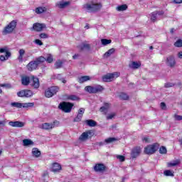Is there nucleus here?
Wrapping results in <instances>:
<instances>
[{
	"label": "nucleus",
	"mask_w": 182,
	"mask_h": 182,
	"mask_svg": "<svg viewBox=\"0 0 182 182\" xmlns=\"http://www.w3.org/2000/svg\"><path fill=\"white\" fill-rule=\"evenodd\" d=\"M102 8L101 4L97 3H87L83 5V9H85L88 12H97V11H100Z\"/></svg>",
	"instance_id": "obj_1"
},
{
	"label": "nucleus",
	"mask_w": 182,
	"mask_h": 182,
	"mask_svg": "<svg viewBox=\"0 0 182 182\" xmlns=\"http://www.w3.org/2000/svg\"><path fill=\"white\" fill-rule=\"evenodd\" d=\"M73 107V104L70 102H63L60 103L58 108L65 113H70L72 112V108Z\"/></svg>",
	"instance_id": "obj_2"
},
{
	"label": "nucleus",
	"mask_w": 182,
	"mask_h": 182,
	"mask_svg": "<svg viewBox=\"0 0 182 182\" xmlns=\"http://www.w3.org/2000/svg\"><path fill=\"white\" fill-rule=\"evenodd\" d=\"M159 144L155 143L154 144L148 145L146 147L144 148V154H154L156 153L157 150H159Z\"/></svg>",
	"instance_id": "obj_3"
},
{
	"label": "nucleus",
	"mask_w": 182,
	"mask_h": 182,
	"mask_svg": "<svg viewBox=\"0 0 182 182\" xmlns=\"http://www.w3.org/2000/svg\"><path fill=\"white\" fill-rule=\"evenodd\" d=\"M119 76H120V73L115 72L113 73H109L102 77V80L104 82H112L114 79L119 77Z\"/></svg>",
	"instance_id": "obj_4"
},
{
	"label": "nucleus",
	"mask_w": 182,
	"mask_h": 182,
	"mask_svg": "<svg viewBox=\"0 0 182 182\" xmlns=\"http://www.w3.org/2000/svg\"><path fill=\"white\" fill-rule=\"evenodd\" d=\"M16 28V21H12L3 31L4 35H7V33H12L14 30Z\"/></svg>",
	"instance_id": "obj_5"
},
{
	"label": "nucleus",
	"mask_w": 182,
	"mask_h": 182,
	"mask_svg": "<svg viewBox=\"0 0 182 182\" xmlns=\"http://www.w3.org/2000/svg\"><path fill=\"white\" fill-rule=\"evenodd\" d=\"M59 92V88L58 87H50L47 89L45 92L46 97H52L54 95H56Z\"/></svg>",
	"instance_id": "obj_6"
},
{
	"label": "nucleus",
	"mask_w": 182,
	"mask_h": 182,
	"mask_svg": "<svg viewBox=\"0 0 182 182\" xmlns=\"http://www.w3.org/2000/svg\"><path fill=\"white\" fill-rule=\"evenodd\" d=\"M0 53H6L5 55H0V60H1V62L8 60L11 56V52L8 50V48L6 47L0 48Z\"/></svg>",
	"instance_id": "obj_7"
},
{
	"label": "nucleus",
	"mask_w": 182,
	"mask_h": 182,
	"mask_svg": "<svg viewBox=\"0 0 182 182\" xmlns=\"http://www.w3.org/2000/svg\"><path fill=\"white\" fill-rule=\"evenodd\" d=\"M55 124H59V122L58 121H54L53 123H43L41 127V129H43V130H52V129H55Z\"/></svg>",
	"instance_id": "obj_8"
},
{
	"label": "nucleus",
	"mask_w": 182,
	"mask_h": 182,
	"mask_svg": "<svg viewBox=\"0 0 182 182\" xmlns=\"http://www.w3.org/2000/svg\"><path fill=\"white\" fill-rule=\"evenodd\" d=\"M18 97H31L33 96V92L31 90H24L17 92Z\"/></svg>",
	"instance_id": "obj_9"
},
{
	"label": "nucleus",
	"mask_w": 182,
	"mask_h": 182,
	"mask_svg": "<svg viewBox=\"0 0 182 182\" xmlns=\"http://www.w3.org/2000/svg\"><path fill=\"white\" fill-rule=\"evenodd\" d=\"M93 134H95L92 131H87V132H83L81 134V136H80L79 140H80V141H86V140H87L89 137H92Z\"/></svg>",
	"instance_id": "obj_10"
},
{
	"label": "nucleus",
	"mask_w": 182,
	"mask_h": 182,
	"mask_svg": "<svg viewBox=\"0 0 182 182\" xmlns=\"http://www.w3.org/2000/svg\"><path fill=\"white\" fill-rule=\"evenodd\" d=\"M45 28H46V25H45L44 23H36L33 26V29H34V31H36V32H41L43 31Z\"/></svg>",
	"instance_id": "obj_11"
},
{
	"label": "nucleus",
	"mask_w": 182,
	"mask_h": 182,
	"mask_svg": "<svg viewBox=\"0 0 182 182\" xmlns=\"http://www.w3.org/2000/svg\"><path fill=\"white\" fill-rule=\"evenodd\" d=\"M94 170L97 173H103L106 170V166L103 164H97L94 166Z\"/></svg>",
	"instance_id": "obj_12"
},
{
	"label": "nucleus",
	"mask_w": 182,
	"mask_h": 182,
	"mask_svg": "<svg viewBox=\"0 0 182 182\" xmlns=\"http://www.w3.org/2000/svg\"><path fill=\"white\" fill-rule=\"evenodd\" d=\"M140 153H141V148L136 146L132 149L131 156L132 159H136V157L140 156Z\"/></svg>",
	"instance_id": "obj_13"
},
{
	"label": "nucleus",
	"mask_w": 182,
	"mask_h": 182,
	"mask_svg": "<svg viewBox=\"0 0 182 182\" xmlns=\"http://www.w3.org/2000/svg\"><path fill=\"white\" fill-rule=\"evenodd\" d=\"M166 63L168 66L170 68H174L176 66V60L174 59V56L171 55L166 58Z\"/></svg>",
	"instance_id": "obj_14"
},
{
	"label": "nucleus",
	"mask_w": 182,
	"mask_h": 182,
	"mask_svg": "<svg viewBox=\"0 0 182 182\" xmlns=\"http://www.w3.org/2000/svg\"><path fill=\"white\" fill-rule=\"evenodd\" d=\"M9 126H11V127H23V126H25V122L19 121H11L9 122Z\"/></svg>",
	"instance_id": "obj_15"
},
{
	"label": "nucleus",
	"mask_w": 182,
	"mask_h": 182,
	"mask_svg": "<svg viewBox=\"0 0 182 182\" xmlns=\"http://www.w3.org/2000/svg\"><path fill=\"white\" fill-rule=\"evenodd\" d=\"M38 68V64L36 63V61H31L28 65H27V69L30 72H32V70H35Z\"/></svg>",
	"instance_id": "obj_16"
},
{
	"label": "nucleus",
	"mask_w": 182,
	"mask_h": 182,
	"mask_svg": "<svg viewBox=\"0 0 182 182\" xmlns=\"http://www.w3.org/2000/svg\"><path fill=\"white\" fill-rule=\"evenodd\" d=\"M31 85L32 87H34V89L39 88V79L38 77H33L32 80H31Z\"/></svg>",
	"instance_id": "obj_17"
},
{
	"label": "nucleus",
	"mask_w": 182,
	"mask_h": 182,
	"mask_svg": "<svg viewBox=\"0 0 182 182\" xmlns=\"http://www.w3.org/2000/svg\"><path fill=\"white\" fill-rule=\"evenodd\" d=\"M70 4V2L69 1H61L56 4V6L60 8V9H63V8H66Z\"/></svg>",
	"instance_id": "obj_18"
},
{
	"label": "nucleus",
	"mask_w": 182,
	"mask_h": 182,
	"mask_svg": "<svg viewBox=\"0 0 182 182\" xmlns=\"http://www.w3.org/2000/svg\"><path fill=\"white\" fill-rule=\"evenodd\" d=\"M129 66L131 69H139L141 66V63L132 61L129 64Z\"/></svg>",
	"instance_id": "obj_19"
},
{
	"label": "nucleus",
	"mask_w": 182,
	"mask_h": 182,
	"mask_svg": "<svg viewBox=\"0 0 182 182\" xmlns=\"http://www.w3.org/2000/svg\"><path fill=\"white\" fill-rule=\"evenodd\" d=\"M62 170V166L58 163H54L52 166V171L53 173H58V171H60Z\"/></svg>",
	"instance_id": "obj_20"
},
{
	"label": "nucleus",
	"mask_w": 182,
	"mask_h": 182,
	"mask_svg": "<svg viewBox=\"0 0 182 182\" xmlns=\"http://www.w3.org/2000/svg\"><path fill=\"white\" fill-rule=\"evenodd\" d=\"M92 77L89 75L82 76L78 77V83H85V82H87L91 80Z\"/></svg>",
	"instance_id": "obj_21"
},
{
	"label": "nucleus",
	"mask_w": 182,
	"mask_h": 182,
	"mask_svg": "<svg viewBox=\"0 0 182 182\" xmlns=\"http://www.w3.org/2000/svg\"><path fill=\"white\" fill-rule=\"evenodd\" d=\"M21 83L23 86H28L31 83V78L28 76H23L21 77Z\"/></svg>",
	"instance_id": "obj_22"
},
{
	"label": "nucleus",
	"mask_w": 182,
	"mask_h": 182,
	"mask_svg": "<svg viewBox=\"0 0 182 182\" xmlns=\"http://www.w3.org/2000/svg\"><path fill=\"white\" fill-rule=\"evenodd\" d=\"M80 49L81 50H90V45L86 43H82L80 46Z\"/></svg>",
	"instance_id": "obj_23"
},
{
	"label": "nucleus",
	"mask_w": 182,
	"mask_h": 182,
	"mask_svg": "<svg viewBox=\"0 0 182 182\" xmlns=\"http://www.w3.org/2000/svg\"><path fill=\"white\" fill-rule=\"evenodd\" d=\"M23 55H25V50L20 49L18 50V60H19V62L23 61Z\"/></svg>",
	"instance_id": "obj_24"
},
{
	"label": "nucleus",
	"mask_w": 182,
	"mask_h": 182,
	"mask_svg": "<svg viewBox=\"0 0 182 182\" xmlns=\"http://www.w3.org/2000/svg\"><path fill=\"white\" fill-rule=\"evenodd\" d=\"M46 60V58L43 56H40L35 60L38 66H39V65H41V63H43V62H45Z\"/></svg>",
	"instance_id": "obj_25"
},
{
	"label": "nucleus",
	"mask_w": 182,
	"mask_h": 182,
	"mask_svg": "<svg viewBox=\"0 0 182 182\" xmlns=\"http://www.w3.org/2000/svg\"><path fill=\"white\" fill-rule=\"evenodd\" d=\"M180 164V159H176L173 161L172 162H168L167 164L168 167H174L176 166H178Z\"/></svg>",
	"instance_id": "obj_26"
},
{
	"label": "nucleus",
	"mask_w": 182,
	"mask_h": 182,
	"mask_svg": "<svg viewBox=\"0 0 182 182\" xmlns=\"http://www.w3.org/2000/svg\"><path fill=\"white\" fill-rule=\"evenodd\" d=\"M85 123L87 126H90V127H95V126L97 124V123L93 119H87L85 121Z\"/></svg>",
	"instance_id": "obj_27"
},
{
	"label": "nucleus",
	"mask_w": 182,
	"mask_h": 182,
	"mask_svg": "<svg viewBox=\"0 0 182 182\" xmlns=\"http://www.w3.org/2000/svg\"><path fill=\"white\" fill-rule=\"evenodd\" d=\"M32 154L34 157H39L41 156V151L38 148H33L32 149Z\"/></svg>",
	"instance_id": "obj_28"
},
{
	"label": "nucleus",
	"mask_w": 182,
	"mask_h": 182,
	"mask_svg": "<svg viewBox=\"0 0 182 182\" xmlns=\"http://www.w3.org/2000/svg\"><path fill=\"white\" fill-rule=\"evenodd\" d=\"M114 48H111L104 54V58H109L113 53H114Z\"/></svg>",
	"instance_id": "obj_29"
},
{
	"label": "nucleus",
	"mask_w": 182,
	"mask_h": 182,
	"mask_svg": "<svg viewBox=\"0 0 182 182\" xmlns=\"http://www.w3.org/2000/svg\"><path fill=\"white\" fill-rule=\"evenodd\" d=\"M164 174L166 176V177H174V172L173 171L166 170L164 171Z\"/></svg>",
	"instance_id": "obj_30"
},
{
	"label": "nucleus",
	"mask_w": 182,
	"mask_h": 182,
	"mask_svg": "<svg viewBox=\"0 0 182 182\" xmlns=\"http://www.w3.org/2000/svg\"><path fill=\"white\" fill-rule=\"evenodd\" d=\"M119 97L121 99V100H129V95L124 92H121Z\"/></svg>",
	"instance_id": "obj_31"
},
{
	"label": "nucleus",
	"mask_w": 182,
	"mask_h": 182,
	"mask_svg": "<svg viewBox=\"0 0 182 182\" xmlns=\"http://www.w3.org/2000/svg\"><path fill=\"white\" fill-rule=\"evenodd\" d=\"M85 92H87L88 93H95V87L93 86H86L85 87Z\"/></svg>",
	"instance_id": "obj_32"
},
{
	"label": "nucleus",
	"mask_w": 182,
	"mask_h": 182,
	"mask_svg": "<svg viewBox=\"0 0 182 182\" xmlns=\"http://www.w3.org/2000/svg\"><path fill=\"white\" fill-rule=\"evenodd\" d=\"M68 99L69 100H73L74 102H78V100H80V98H79V97H77L76 95H73L68 96Z\"/></svg>",
	"instance_id": "obj_33"
},
{
	"label": "nucleus",
	"mask_w": 182,
	"mask_h": 182,
	"mask_svg": "<svg viewBox=\"0 0 182 182\" xmlns=\"http://www.w3.org/2000/svg\"><path fill=\"white\" fill-rule=\"evenodd\" d=\"M23 146H32L33 145V141L31 139H24L23 140Z\"/></svg>",
	"instance_id": "obj_34"
},
{
	"label": "nucleus",
	"mask_w": 182,
	"mask_h": 182,
	"mask_svg": "<svg viewBox=\"0 0 182 182\" xmlns=\"http://www.w3.org/2000/svg\"><path fill=\"white\" fill-rule=\"evenodd\" d=\"M113 141H117V139L115 137H109L108 139H106L105 140V142L107 143V144H109L110 143H113Z\"/></svg>",
	"instance_id": "obj_35"
},
{
	"label": "nucleus",
	"mask_w": 182,
	"mask_h": 182,
	"mask_svg": "<svg viewBox=\"0 0 182 182\" xmlns=\"http://www.w3.org/2000/svg\"><path fill=\"white\" fill-rule=\"evenodd\" d=\"M158 18H159V16H157V14L156 13V11L153 12L151 14V21L152 22H156V21H157Z\"/></svg>",
	"instance_id": "obj_36"
},
{
	"label": "nucleus",
	"mask_w": 182,
	"mask_h": 182,
	"mask_svg": "<svg viewBox=\"0 0 182 182\" xmlns=\"http://www.w3.org/2000/svg\"><path fill=\"white\" fill-rule=\"evenodd\" d=\"M103 87L101 85H96L94 87V92L95 93H98V92H102Z\"/></svg>",
	"instance_id": "obj_37"
},
{
	"label": "nucleus",
	"mask_w": 182,
	"mask_h": 182,
	"mask_svg": "<svg viewBox=\"0 0 182 182\" xmlns=\"http://www.w3.org/2000/svg\"><path fill=\"white\" fill-rule=\"evenodd\" d=\"M46 60L48 63H52L53 62V55L52 54H48Z\"/></svg>",
	"instance_id": "obj_38"
},
{
	"label": "nucleus",
	"mask_w": 182,
	"mask_h": 182,
	"mask_svg": "<svg viewBox=\"0 0 182 182\" xmlns=\"http://www.w3.org/2000/svg\"><path fill=\"white\" fill-rule=\"evenodd\" d=\"M11 106L13 107H17L18 109H21L23 106V104L21 102H12Z\"/></svg>",
	"instance_id": "obj_39"
},
{
	"label": "nucleus",
	"mask_w": 182,
	"mask_h": 182,
	"mask_svg": "<svg viewBox=\"0 0 182 182\" xmlns=\"http://www.w3.org/2000/svg\"><path fill=\"white\" fill-rule=\"evenodd\" d=\"M126 9H127V6L126 4H122L117 7V11H126Z\"/></svg>",
	"instance_id": "obj_40"
},
{
	"label": "nucleus",
	"mask_w": 182,
	"mask_h": 182,
	"mask_svg": "<svg viewBox=\"0 0 182 182\" xmlns=\"http://www.w3.org/2000/svg\"><path fill=\"white\" fill-rule=\"evenodd\" d=\"M101 43L104 45V46H106V45H109L112 43V40H107L106 38H103L101 40Z\"/></svg>",
	"instance_id": "obj_41"
},
{
	"label": "nucleus",
	"mask_w": 182,
	"mask_h": 182,
	"mask_svg": "<svg viewBox=\"0 0 182 182\" xmlns=\"http://www.w3.org/2000/svg\"><path fill=\"white\" fill-rule=\"evenodd\" d=\"M45 11H46L45 7H38L36 9V14H43V12H45Z\"/></svg>",
	"instance_id": "obj_42"
},
{
	"label": "nucleus",
	"mask_w": 182,
	"mask_h": 182,
	"mask_svg": "<svg viewBox=\"0 0 182 182\" xmlns=\"http://www.w3.org/2000/svg\"><path fill=\"white\" fill-rule=\"evenodd\" d=\"M62 65H63V62H62V60H58L55 63V67L56 68V69H59V68H62Z\"/></svg>",
	"instance_id": "obj_43"
},
{
	"label": "nucleus",
	"mask_w": 182,
	"mask_h": 182,
	"mask_svg": "<svg viewBox=\"0 0 182 182\" xmlns=\"http://www.w3.org/2000/svg\"><path fill=\"white\" fill-rule=\"evenodd\" d=\"M174 46H176V48H182V40L178 39L176 41V42L174 43Z\"/></svg>",
	"instance_id": "obj_44"
},
{
	"label": "nucleus",
	"mask_w": 182,
	"mask_h": 182,
	"mask_svg": "<svg viewBox=\"0 0 182 182\" xmlns=\"http://www.w3.org/2000/svg\"><path fill=\"white\" fill-rule=\"evenodd\" d=\"M34 105L35 104L33 102L25 103L23 104L22 107H33Z\"/></svg>",
	"instance_id": "obj_45"
},
{
	"label": "nucleus",
	"mask_w": 182,
	"mask_h": 182,
	"mask_svg": "<svg viewBox=\"0 0 182 182\" xmlns=\"http://www.w3.org/2000/svg\"><path fill=\"white\" fill-rule=\"evenodd\" d=\"M159 153L161 154H166V153H167V149H166L165 146H161L160 149H159Z\"/></svg>",
	"instance_id": "obj_46"
},
{
	"label": "nucleus",
	"mask_w": 182,
	"mask_h": 182,
	"mask_svg": "<svg viewBox=\"0 0 182 182\" xmlns=\"http://www.w3.org/2000/svg\"><path fill=\"white\" fill-rule=\"evenodd\" d=\"M82 117H83V115L78 113L77 117L74 119V122H80L82 120Z\"/></svg>",
	"instance_id": "obj_47"
},
{
	"label": "nucleus",
	"mask_w": 182,
	"mask_h": 182,
	"mask_svg": "<svg viewBox=\"0 0 182 182\" xmlns=\"http://www.w3.org/2000/svg\"><path fill=\"white\" fill-rule=\"evenodd\" d=\"M117 159L119 160V161H124L126 160V158L124 157V156H122V155H117Z\"/></svg>",
	"instance_id": "obj_48"
},
{
	"label": "nucleus",
	"mask_w": 182,
	"mask_h": 182,
	"mask_svg": "<svg viewBox=\"0 0 182 182\" xmlns=\"http://www.w3.org/2000/svg\"><path fill=\"white\" fill-rule=\"evenodd\" d=\"M34 43H36V45H38V46H42L43 45V43L42 42V41L39 39H36Z\"/></svg>",
	"instance_id": "obj_49"
},
{
	"label": "nucleus",
	"mask_w": 182,
	"mask_h": 182,
	"mask_svg": "<svg viewBox=\"0 0 182 182\" xmlns=\"http://www.w3.org/2000/svg\"><path fill=\"white\" fill-rule=\"evenodd\" d=\"M39 37L41 38V39H47V38H48V34L43 33H41L39 35Z\"/></svg>",
	"instance_id": "obj_50"
},
{
	"label": "nucleus",
	"mask_w": 182,
	"mask_h": 182,
	"mask_svg": "<svg viewBox=\"0 0 182 182\" xmlns=\"http://www.w3.org/2000/svg\"><path fill=\"white\" fill-rule=\"evenodd\" d=\"M174 119H175V120H178V121L182 120V116L175 114L174 115Z\"/></svg>",
	"instance_id": "obj_51"
},
{
	"label": "nucleus",
	"mask_w": 182,
	"mask_h": 182,
	"mask_svg": "<svg viewBox=\"0 0 182 182\" xmlns=\"http://www.w3.org/2000/svg\"><path fill=\"white\" fill-rule=\"evenodd\" d=\"M78 114L83 116V114H85V108H80L78 111Z\"/></svg>",
	"instance_id": "obj_52"
},
{
	"label": "nucleus",
	"mask_w": 182,
	"mask_h": 182,
	"mask_svg": "<svg viewBox=\"0 0 182 182\" xmlns=\"http://www.w3.org/2000/svg\"><path fill=\"white\" fill-rule=\"evenodd\" d=\"M116 116L114 114H110L108 116H107V120H110L111 119H113L114 117Z\"/></svg>",
	"instance_id": "obj_53"
},
{
	"label": "nucleus",
	"mask_w": 182,
	"mask_h": 182,
	"mask_svg": "<svg viewBox=\"0 0 182 182\" xmlns=\"http://www.w3.org/2000/svg\"><path fill=\"white\" fill-rule=\"evenodd\" d=\"M161 109H162V110H166V109H167V107L166 106V103L164 102L161 103Z\"/></svg>",
	"instance_id": "obj_54"
},
{
	"label": "nucleus",
	"mask_w": 182,
	"mask_h": 182,
	"mask_svg": "<svg viewBox=\"0 0 182 182\" xmlns=\"http://www.w3.org/2000/svg\"><path fill=\"white\" fill-rule=\"evenodd\" d=\"M155 13L157 14V16H163L164 15V11H155Z\"/></svg>",
	"instance_id": "obj_55"
},
{
	"label": "nucleus",
	"mask_w": 182,
	"mask_h": 182,
	"mask_svg": "<svg viewBox=\"0 0 182 182\" xmlns=\"http://www.w3.org/2000/svg\"><path fill=\"white\" fill-rule=\"evenodd\" d=\"M100 112H102L104 113H106V112H107V109H106V107H100Z\"/></svg>",
	"instance_id": "obj_56"
},
{
	"label": "nucleus",
	"mask_w": 182,
	"mask_h": 182,
	"mask_svg": "<svg viewBox=\"0 0 182 182\" xmlns=\"http://www.w3.org/2000/svg\"><path fill=\"white\" fill-rule=\"evenodd\" d=\"M104 107H105V109L107 110L109 109V107H110V104L106 102L104 104Z\"/></svg>",
	"instance_id": "obj_57"
},
{
	"label": "nucleus",
	"mask_w": 182,
	"mask_h": 182,
	"mask_svg": "<svg viewBox=\"0 0 182 182\" xmlns=\"http://www.w3.org/2000/svg\"><path fill=\"white\" fill-rule=\"evenodd\" d=\"M5 124H6V120L0 121V126H2L4 127V126H5Z\"/></svg>",
	"instance_id": "obj_58"
},
{
	"label": "nucleus",
	"mask_w": 182,
	"mask_h": 182,
	"mask_svg": "<svg viewBox=\"0 0 182 182\" xmlns=\"http://www.w3.org/2000/svg\"><path fill=\"white\" fill-rule=\"evenodd\" d=\"M173 86H174V85H173V84H171V83H166V84L165 85V87H173Z\"/></svg>",
	"instance_id": "obj_59"
},
{
	"label": "nucleus",
	"mask_w": 182,
	"mask_h": 182,
	"mask_svg": "<svg viewBox=\"0 0 182 182\" xmlns=\"http://www.w3.org/2000/svg\"><path fill=\"white\" fill-rule=\"evenodd\" d=\"M143 141H144L145 143H149V137L147 136L144 137Z\"/></svg>",
	"instance_id": "obj_60"
},
{
	"label": "nucleus",
	"mask_w": 182,
	"mask_h": 182,
	"mask_svg": "<svg viewBox=\"0 0 182 182\" xmlns=\"http://www.w3.org/2000/svg\"><path fill=\"white\" fill-rule=\"evenodd\" d=\"M178 58H179V59H182V51L178 53Z\"/></svg>",
	"instance_id": "obj_61"
},
{
	"label": "nucleus",
	"mask_w": 182,
	"mask_h": 182,
	"mask_svg": "<svg viewBox=\"0 0 182 182\" xmlns=\"http://www.w3.org/2000/svg\"><path fill=\"white\" fill-rule=\"evenodd\" d=\"M175 4H182V0H174Z\"/></svg>",
	"instance_id": "obj_62"
},
{
	"label": "nucleus",
	"mask_w": 182,
	"mask_h": 182,
	"mask_svg": "<svg viewBox=\"0 0 182 182\" xmlns=\"http://www.w3.org/2000/svg\"><path fill=\"white\" fill-rule=\"evenodd\" d=\"M77 58H79V54H75V55L73 56V59H77Z\"/></svg>",
	"instance_id": "obj_63"
},
{
	"label": "nucleus",
	"mask_w": 182,
	"mask_h": 182,
	"mask_svg": "<svg viewBox=\"0 0 182 182\" xmlns=\"http://www.w3.org/2000/svg\"><path fill=\"white\" fill-rule=\"evenodd\" d=\"M85 29H89V24H87L85 26Z\"/></svg>",
	"instance_id": "obj_64"
}]
</instances>
